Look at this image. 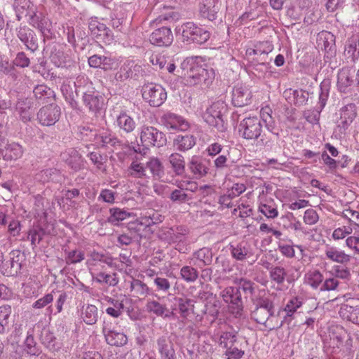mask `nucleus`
<instances>
[{"label": "nucleus", "instance_id": "3", "mask_svg": "<svg viewBox=\"0 0 359 359\" xmlns=\"http://www.w3.org/2000/svg\"><path fill=\"white\" fill-rule=\"evenodd\" d=\"M262 128L260 118L257 116L248 117L241 121L238 132L242 137L248 140H255L260 137V144L267 146L270 140L266 137V134L262 135Z\"/></svg>", "mask_w": 359, "mask_h": 359}, {"label": "nucleus", "instance_id": "59", "mask_svg": "<svg viewBox=\"0 0 359 359\" xmlns=\"http://www.w3.org/2000/svg\"><path fill=\"white\" fill-rule=\"evenodd\" d=\"M11 311V307L9 305L0 306V334L4 333L8 325V318Z\"/></svg>", "mask_w": 359, "mask_h": 359}, {"label": "nucleus", "instance_id": "6", "mask_svg": "<svg viewBox=\"0 0 359 359\" xmlns=\"http://www.w3.org/2000/svg\"><path fill=\"white\" fill-rule=\"evenodd\" d=\"M223 300L229 304L228 309L236 318L241 317L243 311V302L240 288L227 287L221 292Z\"/></svg>", "mask_w": 359, "mask_h": 359}, {"label": "nucleus", "instance_id": "2", "mask_svg": "<svg viewBox=\"0 0 359 359\" xmlns=\"http://www.w3.org/2000/svg\"><path fill=\"white\" fill-rule=\"evenodd\" d=\"M196 57H187L181 63L180 68L177 70V75L184 77L189 85H196L201 82L208 84L213 79L212 69L208 70L196 61Z\"/></svg>", "mask_w": 359, "mask_h": 359}, {"label": "nucleus", "instance_id": "54", "mask_svg": "<svg viewBox=\"0 0 359 359\" xmlns=\"http://www.w3.org/2000/svg\"><path fill=\"white\" fill-rule=\"evenodd\" d=\"M175 302L177 304L180 315L182 318H187L191 309L194 307L192 301L187 298L175 297Z\"/></svg>", "mask_w": 359, "mask_h": 359}, {"label": "nucleus", "instance_id": "23", "mask_svg": "<svg viewBox=\"0 0 359 359\" xmlns=\"http://www.w3.org/2000/svg\"><path fill=\"white\" fill-rule=\"evenodd\" d=\"M102 332L110 346H122L127 343L128 338L123 332L111 330L105 325L102 327Z\"/></svg>", "mask_w": 359, "mask_h": 359}, {"label": "nucleus", "instance_id": "43", "mask_svg": "<svg viewBox=\"0 0 359 359\" xmlns=\"http://www.w3.org/2000/svg\"><path fill=\"white\" fill-rule=\"evenodd\" d=\"M169 162L172 170L176 175L181 176L185 172V162L184 157L178 154L174 153L169 156Z\"/></svg>", "mask_w": 359, "mask_h": 359}, {"label": "nucleus", "instance_id": "48", "mask_svg": "<svg viewBox=\"0 0 359 359\" xmlns=\"http://www.w3.org/2000/svg\"><path fill=\"white\" fill-rule=\"evenodd\" d=\"M51 62L58 67H66L70 62V57L62 50H55L50 55Z\"/></svg>", "mask_w": 359, "mask_h": 359}, {"label": "nucleus", "instance_id": "62", "mask_svg": "<svg viewBox=\"0 0 359 359\" xmlns=\"http://www.w3.org/2000/svg\"><path fill=\"white\" fill-rule=\"evenodd\" d=\"M348 309H351V306L344 305L341 307L339 311L340 316L346 319L348 321L352 322L354 324H359V311L357 310L355 313H350V316L345 315L346 312L348 311Z\"/></svg>", "mask_w": 359, "mask_h": 359}, {"label": "nucleus", "instance_id": "39", "mask_svg": "<svg viewBox=\"0 0 359 359\" xmlns=\"http://www.w3.org/2000/svg\"><path fill=\"white\" fill-rule=\"evenodd\" d=\"M148 168L156 180H160L164 175V167L161 161L157 158H151L146 163Z\"/></svg>", "mask_w": 359, "mask_h": 359}, {"label": "nucleus", "instance_id": "29", "mask_svg": "<svg viewBox=\"0 0 359 359\" xmlns=\"http://www.w3.org/2000/svg\"><path fill=\"white\" fill-rule=\"evenodd\" d=\"M65 155V162L72 169L77 171L83 168V158L77 150L69 149Z\"/></svg>", "mask_w": 359, "mask_h": 359}, {"label": "nucleus", "instance_id": "52", "mask_svg": "<svg viewBox=\"0 0 359 359\" xmlns=\"http://www.w3.org/2000/svg\"><path fill=\"white\" fill-rule=\"evenodd\" d=\"M91 34L97 39H100L101 34L107 30V27L104 23L100 22L97 18H91L88 24Z\"/></svg>", "mask_w": 359, "mask_h": 359}, {"label": "nucleus", "instance_id": "5", "mask_svg": "<svg viewBox=\"0 0 359 359\" xmlns=\"http://www.w3.org/2000/svg\"><path fill=\"white\" fill-rule=\"evenodd\" d=\"M184 41L202 44L205 43L210 36L207 29L198 27L193 22H187L179 28Z\"/></svg>", "mask_w": 359, "mask_h": 359}, {"label": "nucleus", "instance_id": "15", "mask_svg": "<svg viewBox=\"0 0 359 359\" xmlns=\"http://www.w3.org/2000/svg\"><path fill=\"white\" fill-rule=\"evenodd\" d=\"M24 153L22 147L17 142H8L6 139H0V158L6 161L17 160Z\"/></svg>", "mask_w": 359, "mask_h": 359}, {"label": "nucleus", "instance_id": "64", "mask_svg": "<svg viewBox=\"0 0 359 359\" xmlns=\"http://www.w3.org/2000/svg\"><path fill=\"white\" fill-rule=\"evenodd\" d=\"M341 216L347 219L349 222L359 226V212L347 208L343 210Z\"/></svg>", "mask_w": 359, "mask_h": 359}, {"label": "nucleus", "instance_id": "30", "mask_svg": "<svg viewBox=\"0 0 359 359\" xmlns=\"http://www.w3.org/2000/svg\"><path fill=\"white\" fill-rule=\"evenodd\" d=\"M354 71L345 67L342 68L337 75V86L340 91L345 92L346 88L353 83Z\"/></svg>", "mask_w": 359, "mask_h": 359}, {"label": "nucleus", "instance_id": "40", "mask_svg": "<svg viewBox=\"0 0 359 359\" xmlns=\"http://www.w3.org/2000/svg\"><path fill=\"white\" fill-rule=\"evenodd\" d=\"M34 95L39 102L44 103L54 98V91L46 85H38L33 90Z\"/></svg>", "mask_w": 359, "mask_h": 359}, {"label": "nucleus", "instance_id": "35", "mask_svg": "<svg viewBox=\"0 0 359 359\" xmlns=\"http://www.w3.org/2000/svg\"><path fill=\"white\" fill-rule=\"evenodd\" d=\"M116 122L119 129L126 133H132L136 128L134 119L126 112H121L117 116Z\"/></svg>", "mask_w": 359, "mask_h": 359}, {"label": "nucleus", "instance_id": "37", "mask_svg": "<svg viewBox=\"0 0 359 359\" xmlns=\"http://www.w3.org/2000/svg\"><path fill=\"white\" fill-rule=\"evenodd\" d=\"M61 91L66 100L73 105V103L75 102V96L78 95L76 82L72 79L64 81L61 86Z\"/></svg>", "mask_w": 359, "mask_h": 359}, {"label": "nucleus", "instance_id": "55", "mask_svg": "<svg viewBox=\"0 0 359 359\" xmlns=\"http://www.w3.org/2000/svg\"><path fill=\"white\" fill-rule=\"evenodd\" d=\"M180 276L187 283H194L198 278V272L193 266H184L180 270Z\"/></svg>", "mask_w": 359, "mask_h": 359}, {"label": "nucleus", "instance_id": "60", "mask_svg": "<svg viewBox=\"0 0 359 359\" xmlns=\"http://www.w3.org/2000/svg\"><path fill=\"white\" fill-rule=\"evenodd\" d=\"M323 276L322 273L318 270L309 271L306 274L307 283L314 289H316L318 287V286L323 282Z\"/></svg>", "mask_w": 359, "mask_h": 359}, {"label": "nucleus", "instance_id": "45", "mask_svg": "<svg viewBox=\"0 0 359 359\" xmlns=\"http://www.w3.org/2000/svg\"><path fill=\"white\" fill-rule=\"evenodd\" d=\"M188 233L187 228L183 226H178L170 228L168 231V236L170 241L175 243L184 241Z\"/></svg>", "mask_w": 359, "mask_h": 359}, {"label": "nucleus", "instance_id": "21", "mask_svg": "<svg viewBox=\"0 0 359 359\" xmlns=\"http://www.w3.org/2000/svg\"><path fill=\"white\" fill-rule=\"evenodd\" d=\"M156 10H159V15L152 21V24H159L164 22H174L180 19V13L174 11L171 6L157 5Z\"/></svg>", "mask_w": 359, "mask_h": 359}, {"label": "nucleus", "instance_id": "1", "mask_svg": "<svg viewBox=\"0 0 359 359\" xmlns=\"http://www.w3.org/2000/svg\"><path fill=\"white\" fill-rule=\"evenodd\" d=\"M252 311L251 318L257 323L263 325L265 328L272 330L281 327L283 320H280L278 316L274 313V304L272 300L266 297L257 299Z\"/></svg>", "mask_w": 359, "mask_h": 359}, {"label": "nucleus", "instance_id": "4", "mask_svg": "<svg viewBox=\"0 0 359 359\" xmlns=\"http://www.w3.org/2000/svg\"><path fill=\"white\" fill-rule=\"evenodd\" d=\"M227 111V105L224 102L218 100L213 102L203 114V120L218 131H224L226 128L224 115Z\"/></svg>", "mask_w": 359, "mask_h": 359}, {"label": "nucleus", "instance_id": "61", "mask_svg": "<svg viewBox=\"0 0 359 359\" xmlns=\"http://www.w3.org/2000/svg\"><path fill=\"white\" fill-rule=\"evenodd\" d=\"M272 50V46L270 43L268 42H262L260 43L259 45L255 46V48H250L248 49L246 51V54L248 55H267L269 52H271Z\"/></svg>", "mask_w": 359, "mask_h": 359}, {"label": "nucleus", "instance_id": "28", "mask_svg": "<svg viewBox=\"0 0 359 359\" xmlns=\"http://www.w3.org/2000/svg\"><path fill=\"white\" fill-rule=\"evenodd\" d=\"M16 109L20 114V119L25 123L29 121L34 115L32 102L27 98L20 100L17 102Z\"/></svg>", "mask_w": 359, "mask_h": 359}, {"label": "nucleus", "instance_id": "9", "mask_svg": "<svg viewBox=\"0 0 359 359\" xmlns=\"http://www.w3.org/2000/svg\"><path fill=\"white\" fill-rule=\"evenodd\" d=\"M15 36L26 48L34 53L39 48V39L36 32L27 25H20L15 29Z\"/></svg>", "mask_w": 359, "mask_h": 359}, {"label": "nucleus", "instance_id": "53", "mask_svg": "<svg viewBox=\"0 0 359 359\" xmlns=\"http://www.w3.org/2000/svg\"><path fill=\"white\" fill-rule=\"evenodd\" d=\"M102 147L111 146L116 148L121 147V143L111 132L105 131L100 134L99 137Z\"/></svg>", "mask_w": 359, "mask_h": 359}, {"label": "nucleus", "instance_id": "34", "mask_svg": "<svg viewBox=\"0 0 359 359\" xmlns=\"http://www.w3.org/2000/svg\"><path fill=\"white\" fill-rule=\"evenodd\" d=\"M147 168L138 161H133L126 170L127 177L132 178L147 179L149 176Z\"/></svg>", "mask_w": 359, "mask_h": 359}, {"label": "nucleus", "instance_id": "33", "mask_svg": "<svg viewBox=\"0 0 359 359\" xmlns=\"http://www.w3.org/2000/svg\"><path fill=\"white\" fill-rule=\"evenodd\" d=\"M272 110L270 107H266L260 111V119L265 125L266 128L273 135H278V130L273 118L271 116Z\"/></svg>", "mask_w": 359, "mask_h": 359}, {"label": "nucleus", "instance_id": "36", "mask_svg": "<svg viewBox=\"0 0 359 359\" xmlns=\"http://www.w3.org/2000/svg\"><path fill=\"white\" fill-rule=\"evenodd\" d=\"M140 69V66L134 65L132 62H128L121 66L120 70L116 74L115 78L117 81H123L128 78H133V72H139Z\"/></svg>", "mask_w": 359, "mask_h": 359}, {"label": "nucleus", "instance_id": "51", "mask_svg": "<svg viewBox=\"0 0 359 359\" xmlns=\"http://www.w3.org/2000/svg\"><path fill=\"white\" fill-rule=\"evenodd\" d=\"M13 6L18 20H20L21 15L24 14L26 11H32L33 4L29 0H14Z\"/></svg>", "mask_w": 359, "mask_h": 359}, {"label": "nucleus", "instance_id": "38", "mask_svg": "<svg viewBox=\"0 0 359 359\" xmlns=\"http://www.w3.org/2000/svg\"><path fill=\"white\" fill-rule=\"evenodd\" d=\"M265 266L269 271V276L272 282L276 283L277 285H282L287 276L286 269L282 266H271L269 267L270 264Z\"/></svg>", "mask_w": 359, "mask_h": 359}, {"label": "nucleus", "instance_id": "46", "mask_svg": "<svg viewBox=\"0 0 359 359\" xmlns=\"http://www.w3.org/2000/svg\"><path fill=\"white\" fill-rule=\"evenodd\" d=\"M106 300L110 304L107 308L106 313L113 318H118L123 312L124 304L123 301L106 297Z\"/></svg>", "mask_w": 359, "mask_h": 359}, {"label": "nucleus", "instance_id": "10", "mask_svg": "<svg viewBox=\"0 0 359 359\" xmlns=\"http://www.w3.org/2000/svg\"><path fill=\"white\" fill-rule=\"evenodd\" d=\"M29 25L39 29L44 38H48L51 34V22L41 12L32 9L28 12Z\"/></svg>", "mask_w": 359, "mask_h": 359}, {"label": "nucleus", "instance_id": "11", "mask_svg": "<svg viewBox=\"0 0 359 359\" xmlns=\"http://www.w3.org/2000/svg\"><path fill=\"white\" fill-rule=\"evenodd\" d=\"M231 257L238 262H250L252 265L255 262L252 259L253 250L250 245L245 241H242L236 244H230L229 247Z\"/></svg>", "mask_w": 359, "mask_h": 359}, {"label": "nucleus", "instance_id": "25", "mask_svg": "<svg viewBox=\"0 0 359 359\" xmlns=\"http://www.w3.org/2000/svg\"><path fill=\"white\" fill-rule=\"evenodd\" d=\"M325 255L327 259L341 264H346L351 260L349 255L334 246H327L325 250Z\"/></svg>", "mask_w": 359, "mask_h": 359}, {"label": "nucleus", "instance_id": "13", "mask_svg": "<svg viewBox=\"0 0 359 359\" xmlns=\"http://www.w3.org/2000/svg\"><path fill=\"white\" fill-rule=\"evenodd\" d=\"M22 257L20 250L11 251L9 259L0 264L1 272L7 276H16L21 269Z\"/></svg>", "mask_w": 359, "mask_h": 359}, {"label": "nucleus", "instance_id": "19", "mask_svg": "<svg viewBox=\"0 0 359 359\" xmlns=\"http://www.w3.org/2000/svg\"><path fill=\"white\" fill-rule=\"evenodd\" d=\"M164 126L170 130L185 131L189 128V123L181 116L168 112L163 115Z\"/></svg>", "mask_w": 359, "mask_h": 359}, {"label": "nucleus", "instance_id": "49", "mask_svg": "<svg viewBox=\"0 0 359 359\" xmlns=\"http://www.w3.org/2000/svg\"><path fill=\"white\" fill-rule=\"evenodd\" d=\"M236 332H224L219 338V344L221 347L227 349L235 344H238Z\"/></svg>", "mask_w": 359, "mask_h": 359}, {"label": "nucleus", "instance_id": "31", "mask_svg": "<svg viewBox=\"0 0 359 359\" xmlns=\"http://www.w3.org/2000/svg\"><path fill=\"white\" fill-rule=\"evenodd\" d=\"M345 54L353 62L359 59V35L354 34L349 38L345 45Z\"/></svg>", "mask_w": 359, "mask_h": 359}, {"label": "nucleus", "instance_id": "26", "mask_svg": "<svg viewBox=\"0 0 359 359\" xmlns=\"http://www.w3.org/2000/svg\"><path fill=\"white\" fill-rule=\"evenodd\" d=\"M317 45L326 53L332 52L335 46V36L330 32L323 31L318 34Z\"/></svg>", "mask_w": 359, "mask_h": 359}, {"label": "nucleus", "instance_id": "50", "mask_svg": "<svg viewBox=\"0 0 359 359\" xmlns=\"http://www.w3.org/2000/svg\"><path fill=\"white\" fill-rule=\"evenodd\" d=\"M302 305V300L301 298L295 297L292 298L286 304L285 307V311L287 315L285 317L284 321L288 320V323H290V318L292 315L295 313L297 309L300 308Z\"/></svg>", "mask_w": 359, "mask_h": 359}, {"label": "nucleus", "instance_id": "12", "mask_svg": "<svg viewBox=\"0 0 359 359\" xmlns=\"http://www.w3.org/2000/svg\"><path fill=\"white\" fill-rule=\"evenodd\" d=\"M60 114V107L55 103H51L39 109L37 113V119L42 126H51L58 121Z\"/></svg>", "mask_w": 359, "mask_h": 359}, {"label": "nucleus", "instance_id": "17", "mask_svg": "<svg viewBox=\"0 0 359 359\" xmlns=\"http://www.w3.org/2000/svg\"><path fill=\"white\" fill-rule=\"evenodd\" d=\"M220 6L218 0H202L199 4L200 16L210 21L217 20Z\"/></svg>", "mask_w": 359, "mask_h": 359}, {"label": "nucleus", "instance_id": "20", "mask_svg": "<svg viewBox=\"0 0 359 359\" xmlns=\"http://www.w3.org/2000/svg\"><path fill=\"white\" fill-rule=\"evenodd\" d=\"M251 99V92L243 85H237L232 93V103L235 107H241L248 105Z\"/></svg>", "mask_w": 359, "mask_h": 359}, {"label": "nucleus", "instance_id": "22", "mask_svg": "<svg viewBox=\"0 0 359 359\" xmlns=\"http://www.w3.org/2000/svg\"><path fill=\"white\" fill-rule=\"evenodd\" d=\"M208 161L198 156H194L188 163V168L196 177H202L207 175L209 170Z\"/></svg>", "mask_w": 359, "mask_h": 359}, {"label": "nucleus", "instance_id": "57", "mask_svg": "<svg viewBox=\"0 0 359 359\" xmlns=\"http://www.w3.org/2000/svg\"><path fill=\"white\" fill-rule=\"evenodd\" d=\"M95 280L99 283H105L109 286H116L118 283V278L115 273L109 274L100 272L97 274Z\"/></svg>", "mask_w": 359, "mask_h": 359}, {"label": "nucleus", "instance_id": "7", "mask_svg": "<svg viewBox=\"0 0 359 359\" xmlns=\"http://www.w3.org/2000/svg\"><path fill=\"white\" fill-rule=\"evenodd\" d=\"M142 95L150 106L154 107H160L167 98L165 90L161 85L152 83L142 86Z\"/></svg>", "mask_w": 359, "mask_h": 359}, {"label": "nucleus", "instance_id": "44", "mask_svg": "<svg viewBox=\"0 0 359 359\" xmlns=\"http://www.w3.org/2000/svg\"><path fill=\"white\" fill-rule=\"evenodd\" d=\"M147 309L149 312L163 318H169L172 314V312H170L165 305L155 300L147 302Z\"/></svg>", "mask_w": 359, "mask_h": 359}, {"label": "nucleus", "instance_id": "27", "mask_svg": "<svg viewBox=\"0 0 359 359\" xmlns=\"http://www.w3.org/2000/svg\"><path fill=\"white\" fill-rule=\"evenodd\" d=\"M130 291L133 297L139 299H144L151 292L148 285L137 278H133L130 282Z\"/></svg>", "mask_w": 359, "mask_h": 359}, {"label": "nucleus", "instance_id": "47", "mask_svg": "<svg viewBox=\"0 0 359 359\" xmlns=\"http://www.w3.org/2000/svg\"><path fill=\"white\" fill-rule=\"evenodd\" d=\"M65 262L68 265L81 263L85 259V252L80 249L65 250Z\"/></svg>", "mask_w": 359, "mask_h": 359}, {"label": "nucleus", "instance_id": "32", "mask_svg": "<svg viewBox=\"0 0 359 359\" xmlns=\"http://www.w3.org/2000/svg\"><path fill=\"white\" fill-rule=\"evenodd\" d=\"M193 257L198 261V262H194V265H196L199 268L210 265L212 262V250L208 248H203L194 252Z\"/></svg>", "mask_w": 359, "mask_h": 359}, {"label": "nucleus", "instance_id": "56", "mask_svg": "<svg viewBox=\"0 0 359 359\" xmlns=\"http://www.w3.org/2000/svg\"><path fill=\"white\" fill-rule=\"evenodd\" d=\"M110 217L108 222L112 224L116 225L120 221H123L130 216V213L118 208H111L109 210Z\"/></svg>", "mask_w": 359, "mask_h": 359}, {"label": "nucleus", "instance_id": "42", "mask_svg": "<svg viewBox=\"0 0 359 359\" xmlns=\"http://www.w3.org/2000/svg\"><path fill=\"white\" fill-rule=\"evenodd\" d=\"M81 317L88 325H94L98 319V309L95 305L88 304L83 306Z\"/></svg>", "mask_w": 359, "mask_h": 359}, {"label": "nucleus", "instance_id": "8", "mask_svg": "<svg viewBox=\"0 0 359 359\" xmlns=\"http://www.w3.org/2000/svg\"><path fill=\"white\" fill-rule=\"evenodd\" d=\"M140 140L145 147H161L165 144V134L153 126H143L140 133Z\"/></svg>", "mask_w": 359, "mask_h": 359}, {"label": "nucleus", "instance_id": "18", "mask_svg": "<svg viewBox=\"0 0 359 359\" xmlns=\"http://www.w3.org/2000/svg\"><path fill=\"white\" fill-rule=\"evenodd\" d=\"M154 347L160 355V359L177 358L174 344L168 337L161 336L157 338Z\"/></svg>", "mask_w": 359, "mask_h": 359}, {"label": "nucleus", "instance_id": "63", "mask_svg": "<svg viewBox=\"0 0 359 359\" xmlns=\"http://www.w3.org/2000/svg\"><path fill=\"white\" fill-rule=\"evenodd\" d=\"M170 199L172 202L183 203L191 199V197H189L188 194L185 193L183 189L179 188L177 189L173 190L171 192L170 195Z\"/></svg>", "mask_w": 359, "mask_h": 359}, {"label": "nucleus", "instance_id": "58", "mask_svg": "<svg viewBox=\"0 0 359 359\" xmlns=\"http://www.w3.org/2000/svg\"><path fill=\"white\" fill-rule=\"evenodd\" d=\"M45 235L44 230L40 226H33L28 231V239L30 238L31 244L35 247L39 243Z\"/></svg>", "mask_w": 359, "mask_h": 359}, {"label": "nucleus", "instance_id": "24", "mask_svg": "<svg viewBox=\"0 0 359 359\" xmlns=\"http://www.w3.org/2000/svg\"><path fill=\"white\" fill-rule=\"evenodd\" d=\"M83 101L85 105L94 112L99 111L104 105L103 97L94 91L84 93Z\"/></svg>", "mask_w": 359, "mask_h": 359}, {"label": "nucleus", "instance_id": "14", "mask_svg": "<svg viewBox=\"0 0 359 359\" xmlns=\"http://www.w3.org/2000/svg\"><path fill=\"white\" fill-rule=\"evenodd\" d=\"M340 117L337 122L336 130L340 134H345L346 130L355 118L356 106L355 104H348L343 107L340 110Z\"/></svg>", "mask_w": 359, "mask_h": 359}, {"label": "nucleus", "instance_id": "41", "mask_svg": "<svg viewBox=\"0 0 359 359\" xmlns=\"http://www.w3.org/2000/svg\"><path fill=\"white\" fill-rule=\"evenodd\" d=\"M174 146L180 151H185L191 149L196 144L193 135H178L174 140Z\"/></svg>", "mask_w": 359, "mask_h": 359}, {"label": "nucleus", "instance_id": "16", "mask_svg": "<svg viewBox=\"0 0 359 359\" xmlns=\"http://www.w3.org/2000/svg\"><path fill=\"white\" fill-rule=\"evenodd\" d=\"M172 41L171 29L166 26L156 29L149 36L150 43L156 46H169Z\"/></svg>", "mask_w": 359, "mask_h": 359}]
</instances>
